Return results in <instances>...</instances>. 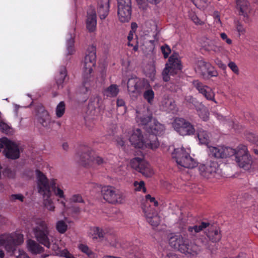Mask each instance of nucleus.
Instances as JSON below:
<instances>
[{"mask_svg":"<svg viewBox=\"0 0 258 258\" xmlns=\"http://www.w3.org/2000/svg\"><path fill=\"white\" fill-rule=\"evenodd\" d=\"M117 14L121 22H128L131 18L132 5H118Z\"/></svg>","mask_w":258,"mask_h":258,"instance_id":"19","label":"nucleus"},{"mask_svg":"<svg viewBox=\"0 0 258 258\" xmlns=\"http://www.w3.org/2000/svg\"><path fill=\"white\" fill-rule=\"evenodd\" d=\"M161 51L165 58L168 57L169 54L171 52L170 46L167 44H164L162 45L161 47Z\"/></svg>","mask_w":258,"mask_h":258,"instance_id":"51","label":"nucleus"},{"mask_svg":"<svg viewBox=\"0 0 258 258\" xmlns=\"http://www.w3.org/2000/svg\"><path fill=\"white\" fill-rule=\"evenodd\" d=\"M145 215L147 222L153 226H157L160 222V218L157 212L151 208L144 210Z\"/></svg>","mask_w":258,"mask_h":258,"instance_id":"24","label":"nucleus"},{"mask_svg":"<svg viewBox=\"0 0 258 258\" xmlns=\"http://www.w3.org/2000/svg\"><path fill=\"white\" fill-rule=\"evenodd\" d=\"M101 192L103 199L110 204H121L123 201L122 191L114 186H103L101 187Z\"/></svg>","mask_w":258,"mask_h":258,"instance_id":"8","label":"nucleus"},{"mask_svg":"<svg viewBox=\"0 0 258 258\" xmlns=\"http://www.w3.org/2000/svg\"><path fill=\"white\" fill-rule=\"evenodd\" d=\"M208 47L209 48H207L208 50L216 51L218 49L217 46L212 42H211V43L208 45Z\"/></svg>","mask_w":258,"mask_h":258,"instance_id":"63","label":"nucleus"},{"mask_svg":"<svg viewBox=\"0 0 258 258\" xmlns=\"http://www.w3.org/2000/svg\"><path fill=\"white\" fill-rule=\"evenodd\" d=\"M109 244L113 247L118 248L120 246V244L117 241V237L115 235H110L106 237Z\"/></svg>","mask_w":258,"mask_h":258,"instance_id":"46","label":"nucleus"},{"mask_svg":"<svg viewBox=\"0 0 258 258\" xmlns=\"http://www.w3.org/2000/svg\"><path fill=\"white\" fill-rule=\"evenodd\" d=\"M62 254L66 258H75L73 254L67 250L63 251Z\"/></svg>","mask_w":258,"mask_h":258,"instance_id":"64","label":"nucleus"},{"mask_svg":"<svg viewBox=\"0 0 258 258\" xmlns=\"http://www.w3.org/2000/svg\"><path fill=\"white\" fill-rule=\"evenodd\" d=\"M127 258H143V254L140 248L137 246H132L127 251Z\"/></svg>","mask_w":258,"mask_h":258,"instance_id":"37","label":"nucleus"},{"mask_svg":"<svg viewBox=\"0 0 258 258\" xmlns=\"http://www.w3.org/2000/svg\"><path fill=\"white\" fill-rule=\"evenodd\" d=\"M150 87L148 81L135 76L128 79L127 83V90L130 93L141 94L144 89Z\"/></svg>","mask_w":258,"mask_h":258,"instance_id":"11","label":"nucleus"},{"mask_svg":"<svg viewBox=\"0 0 258 258\" xmlns=\"http://www.w3.org/2000/svg\"><path fill=\"white\" fill-rule=\"evenodd\" d=\"M97 25L96 15L94 11L87 13V19L86 20V27L90 32H94L96 30Z\"/></svg>","mask_w":258,"mask_h":258,"instance_id":"29","label":"nucleus"},{"mask_svg":"<svg viewBox=\"0 0 258 258\" xmlns=\"http://www.w3.org/2000/svg\"><path fill=\"white\" fill-rule=\"evenodd\" d=\"M56 179H51L49 182L48 181L49 190H50L51 188L56 197L66 200L64 191L59 187L56 183Z\"/></svg>","mask_w":258,"mask_h":258,"instance_id":"32","label":"nucleus"},{"mask_svg":"<svg viewBox=\"0 0 258 258\" xmlns=\"http://www.w3.org/2000/svg\"><path fill=\"white\" fill-rule=\"evenodd\" d=\"M11 141L8 140L6 138H4L0 139V149L5 147V149H7L9 143H10Z\"/></svg>","mask_w":258,"mask_h":258,"instance_id":"56","label":"nucleus"},{"mask_svg":"<svg viewBox=\"0 0 258 258\" xmlns=\"http://www.w3.org/2000/svg\"><path fill=\"white\" fill-rule=\"evenodd\" d=\"M236 30L238 32L239 35L244 34L245 32V29L243 27L242 25L238 22L236 24Z\"/></svg>","mask_w":258,"mask_h":258,"instance_id":"60","label":"nucleus"},{"mask_svg":"<svg viewBox=\"0 0 258 258\" xmlns=\"http://www.w3.org/2000/svg\"><path fill=\"white\" fill-rule=\"evenodd\" d=\"M66 105L64 101H61L56 108V115L58 117H61L65 112Z\"/></svg>","mask_w":258,"mask_h":258,"instance_id":"45","label":"nucleus"},{"mask_svg":"<svg viewBox=\"0 0 258 258\" xmlns=\"http://www.w3.org/2000/svg\"><path fill=\"white\" fill-rule=\"evenodd\" d=\"M188 16L189 19L197 25H203L204 24V22L201 20L199 17L197 16L196 14L192 11H190L188 13Z\"/></svg>","mask_w":258,"mask_h":258,"instance_id":"47","label":"nucleus"},{"mask_svg":"<svg viewBox=\"0 0 258 258\" xmlns=\"http://www.w3.org/2000/svg\"><path fill=\"white\" fill-rule=\"evenodd\" d=\"M4 175L7 176L9 178H14L15 173L10 168H6L3 171Z\"/></svg>","mask_w":258,"mask_h":258,"instance_id":"55","label":"nucleus"},{"mask_svg":"<svg viewBox=\"0 0 258 258\" xmlns=\"http://www.w3.org/2000/svg\"><path fill=\"white\" fill-rule=\"evenodd\" d=\"M169 75H170V72L167 68H165L162 72L163 79L165 82H168L169 80Z\"/></svg>","mask_w":258,"mask_h":258,"instance_id":"58","label":"nucleus"},{"mask_svg":"<svg viewBox=\"0 0 258 258\" xmlns=\"http://www.w3.org/2000/svg\"><path fill=\"white\" fill-rule=\"evenodd\" d=\"M149 87L146 89V90L143 93V97L148 103L152 104L154 98L155 93L152 89L149 88Z\"/></svg>","mask_w":258,"mask_h":258,"instance_id":"40","label":"nucleus"},{"mask_svg":"<svg viewBox=\"0 0 258 258\" xmlns=\"http://www.w3.org/2000/svg\"><path fill=\"white\" fill-rule=\"evenodd\" d=\"M80 163L85 167L92 166L94 164L102 165L106 163L105 160L99 156L93 150L86 145L80 147L78 153Z\"/></svg>","mask_w":258,"mask_h":258,"instance_id":"4","label":"nucleus"},{"mask_svg":"<svg viewBox=\"0 0 258 258\" xmlns=\"http://www.w3.org/2000/svg\"><path fill=\"white\" fill-rule=\"evenodd\" d=\"M117 14L121 22H128L131 18L132 5H118Z\"/></svg>","mask_w":258,"mask_h":258,"instance_id":"20","label":"nucleus"},{"mask_svg":"<svg viewBox=\"0 0 258 258\" xmlns=\"http://www.w3.org/2000/svg\"><path fill=\"white\" fill-rule=\"evenodd\" d=\"M165 127L164 124L160 123L158 121L154 120L153 124L148 129V132L152 134L151 135H162L165 131Z\"/></svg>","mask_w":258,"mask_h":258,"instance_id":"31","label":"nucleus"},{"mask_svg":"<svg viewBox=\"0 0 258 258\" xmlns=\"http://www.w3.org/2000/svg\"><path fill=\"white\" fill-rule=\"evenodd\" d=\"M23 241V235L21 233L5 234L0 236V245L4 246L8 252L15 251L16 247Z\"/></svg>","mask_w":258,"mask_h":258,"instance_id":"6","label":"nucleus"},{"mask_svg":"<svg viewBox=\"0 0 258 258\" xmlns=\"http://www.w3.org/2000/svg\"><path fill=\"white\" fill-rule=\"evenodd\" d=\"M150 141H144V147L146 148H149L151 149H157L159 145V143L158 141L157 137L154 135H150L149 136Z\"/></svg>","mask_w":258,"mask_h":258,"instance_id":"38","label":"nucleus"},{"mask_svg":"<svg viewBox=\"0 0 258 258\" xmlns=\"http://www.w3.org/2000/svg\"><path fill=\"white\" fill-rule=\"evenodd\" d=\"M244 117L250 123H253L255 120V117L252 113L247 112L244 113Z\"/></svg>","mask_w":258,"mask_h":258,"instance_id":"57","label":"nucleus"},{"mask_svg":"<svg viewBox=\"0 0 258 258\" xmlns=\"http://www.w3.org/2000/svg\"><path fill=\"white\" fill-rule=\"evenodd\" d=\"M234 149L225 146L210 147L209 156L216 159H222L233 156Z\"/></svg>","mask_w":258,"mask_h":258,"instance_id":"14","label":"nucleus"},{"mask_svg":"<svg viewBox=\"0 0 258 258\" xmlns=\"http://www.w3.org/2000/svg\"><path fill=\"white\" fill-rule=\"evenodd\" d=\"M135 33V31H130L128 35L127 36V40H128V45L133 46V50L135 51H136L138 49V45L137 44V41H133V36L134 34Z\"/></svg>","mask_w":258,"mask_h":258,"instance_id":"42","label":"nucleus"},{"mask_svg":"<svg viewBox=\"0 0 258 258\" xmlns=\"http://www.w3.org/2000/svg\"><path fill=\"white\" fill-rule=\"evenodd\" d=\"M192 85L207 100H214L215 94L210 87L204 85L198 80H194Z\"/></svg>","mask_w":258,"mask_h":258,"instance_id":"18","label":"nucleus"},{"mask_svg":"<svg viewBox=\"0 0 258 258\" xmlns=\"http://www.w3.org/2000/svg\"><path fill=\"white\" fill-rule=\"evenodd\" d=\"M24 199V196L21 194H14L12 195L10 197V200L12 202L15 201L16 200H19L22 202Z\"/></svg>","mask_w":258,"mask_h":258,"instance_id":"59","label":"nucleus"},{"mask_svg":"<svg viewBox=\"0 0 258 258\" xmlns=\"http://www.w3.org/2000/svg\"><path fill=\"white\" fill-rule=\"evenodd\" d=\"M68 225L63 220H59L56 224V229L60 234L64 233L68 229Z\"/></svg>","mask_w":258,"mask_h":258,"instance_id":"43","label":"nucleus"},{"mask_svg":"<svg viewBox=\"0 0 258 258\" xmlns=\"http://www.w3.org/2000/svg\"><path fill=\"white\" fill-rule=\"evenodd\" d=\"M220 37L223 40H225L227 44L230 45L232 44V40L231 39L228 38L227 35L225 33H221Z\"/></svg>","mask_w":258,"mask_h":258,"instance_id":"62","label":"nucleus"},{"mask_svg":"<svg viewBox=\"0 0 258 258\" xmlns=\"http://www.w3.org/2000/svg\"><path fill=\"white\" fill-rule=\"evenodd\" d=\"M197 72L205 79L217 77L218 75L215 68L210 62L203 60L198 61Z\"/></svg>","mask_w":258,"mask_h":258,"instance_id":"13","label":"nucleus"},{"mask_svg":"<svg viewBox=\"0 0 258 258\" xmlns=\"http://www.w3.org/2000/svg\"><path fill=\"white\" fill-rule=\"evenodd\" d=\"M74 43V38L71 36L70 38L67 42V49L68 55H72L75 52Z\"/></svg>","mask_w":258,"mask_h":258,"instance_id":"44","label":"nucleus"},{"mask_svg":"<svg viewBox=\"0 0 258 258\" xmlns=\"http://www.w3.org/2000/svg\"><path fill=\"white\" fill-rule=\"evenodd\" d=\"M132 168L141 173L145 177H151L154 172L151 165L145 160L140 158L135 157L130 162Z\"/></svg>","mask_w":258,"mask_h":258,"instance_id":"12","label":"nucleus"},{"mask_svg":"<svg viewBox=\"0 0 258 258\" xmlns=\"http://www.w3.org/2000/svg\"><path fill=\"white\" fill-rule=\"evenodd\" d=\"M199 169L201 175L207 178L215 177L216 174L220 172L218 163L212 161L200 165Z\"/></svg>","mask_w":258,"mask_h":258,"instance_id":"15","label":"nucleus"},{"mask_svg":"<svg viewBox=\"0 0 258 258\" xmlns=\"http://www.w3.org/2000/svg\"><path fill=\"white\" fill-rule=\"evenodd\" d=\"M3 153L7 158L14 160L19 158L20 155L18 146L12 141L8 143V147L4 149Z\"/></svg>","mask_w":258,"mask_h":258,"instance_id":"22","label":"nucleus"},{"mask_svg":"<svg viewBox=\"0 0 258 258\" xmlns=\"http://www.w3.org/2000/svg\"><path fill=\"white\" fill-rule=\"evenodd\" d=\"M216 64L222 70H225L227 66L220 59L217 58L215 60Z\"/></svg>","mask_w":258,"mask_h":258,"instance_id":"61","label":"nucleus"},{"mask_svg":"<svg viewBox=\"0 0 258 258\" xmlns=\"http://www.w3.org/2000/svg\"><path fill=\"white\" fill-rule=\"evenodd\" d=\"M197 136L201 144L207 145L210 142V134L202 128H197Z\"/></svg>","mask_w":258,"mask_h":258,"instance_id":"35","label":"nucleus"},{"mask_svg":"<svg viewBox=\"0 0 258 258\" xmlns=\"http://www.w3.org/2000/svg\"><path fill=\"white\" fill-rule=\"evenodd\" d=\"M246 139L250 142L258 146V136L252 133H249L246 135Z\"/></svg>","mask_w":258,"mask_h":258,"instance_id":"50","label":"nucleus"},{"mask_svg":"<svg viewBox=\"0 0 258 258\" xmlns=\"http://www.w3.org/2000/svg\"><path fill=\"white\" fill-rule=\"evenodd\" d=\"M0 130L7 135H11L13 133V128L3 121L0 122Z\"/></svg>","mask_w":258,"mask_h":258,"instance_id":"49","label":"nucleus"},{"mask_svg":"<svg viewBox=\"0 0 258 258\" xmlns=\"http://www.w3.org/2000/svg\"><path fill=\"white\" fill-rule=\"evenodd\" d=\"M134 186L136 191H142L144 193H146L147 192V189L145 185V182L143 181H135L134 182Z\"/></svg>","mask_w":258,"mask_h":258,"instance_id":"48","label":"nucleus"},{"mask_svg":"<svg viewBox=\"0 0 258 258\" xmlns=\"http://www.w3.org/2000/svg\"><path fill=\"white\" fill-rule=\"evenodd\" d=\"M90 230V233L92 234L93 239H99L100 240H103L105 233L102 229L98 227H95L92 228Z\"/></svg>","mask_w":258,"mask_h":258,"instance_id":"39","label":"nucleus"},{"mask_svg":"<svg viewBox=\"0 0 258 258\" xmlns=\"http://www.w3.org/2000/svg\"><path fill=\"white\" fill-rule=\"evenodd\" d=\"M228 66L234 74H235L236 75H239V69L234 62L230 61L228 64Z\"/></svg>","mask_w":258,"mask_h":258,"instance_id":"54","label":"nucleus"},{"mask_svg":"<svg viewBox=\"0 0 258 258\" xmlns=\"http://www.w3.org/2000/svg\"><path fill=\"white\" fill-rule=\"evenodd\" d=\"M28 250L32 254L41 253L44 251L43 248L35 241L29 239L27 241Z\"/></svg>","mask_w":258,"mask_h":258,"instance_id":"34","label":"nucleus"},{"mask_svg":"<svg viewBox=\"0 0 258 258\" xmlns=\"http://www.w3.org/2000/svg\"><path fill=\"white\" fill-rule=\"evenodd\" d=\"M88 53L84 59L83 73V85L81 87L82 93H86L89 90V82L92 78L93 68L96 64V49L95 46L92 45L88 48Z\"/></svg>","mask_w":258,"mask_h":258,"instance_id":"1","label":"nucleus"},{"mask_svg":"<svg viewBox=\"0 0 258 258\" xmlns=\"http://www.w3.org/2000/svg\"><path fill=\"white\" fill-rule=\"evenodd\" d=\"M206 235L212 242L219 241L222 237L219 228L213 226L209 228Z\"/></svg>","mask_w":258,"mask_h":258,"instance_id":"30","label":"nucleus"},{"mask_svg":"<svg viewBox=\"0 0 258 258\" xmlns=\"http://www.w3.org/2000/svg\"><path fill=\"white\" fill-rule=\"evenodd\" d=\"M67 78H68L67 69L64 66H61L55 78V82L58 89L63 88L64 84L66 82Z\"/></svg>","mask_w":258,"mask_h":258,"instance_id":"27","label":"nucleus"},{"mask_svg":"<svg viewBox=\"0 0 258 258\" xmlns=\"http://www.w3.org/2000/svg\"><path fill=\"white\" fill-rule=\"evenodd\" d=\"M119 92V86L116 84H111L104 89L102 93L104 96L109 98L116 97Z\"/></svg>","mask_w":258,"mask_h":258,"instance_id":"33","label":"nucleus"},{"mask_svg":"<svg viewBox=\"0 0 258 258\" xmlns=\"http://www.w3.org/2000/svg\"><path fill=\"white\" fill-rule=\"evenodd\" d=\"M209 222H202L199 225L189 226L186 231H182L183 236L189 242V241L195 240L198 237V233L209 227Z\"/></svg>","mask_w":258,"mask_h":258,"instance_id":"16","label":"nucleus"},{"mask_svg":"<svg viewBox=\"0 0 258 258\" xmlns=\"http://www.w3.org/2000/svg\"><path fill=\"white\" fill-rule=\"evenodd\" d=\"M37 226L34 229L35 236L41 244L49 248L50 242L48 238L49 230L46 223L42 220L37 222Z\"/></svg>","mask_w":258,"mask_h":258,"instance_id":"10","label":"nucleus"},{"mask_svg":"<svg viewBox=\"0 0 258 258\" xmlns=\"http://www.w3.org/2000/svg\"><path fill=\"white\" fill-rule=\"evenodd\" d=\"M37 177V186L38 192L43 195L44 198V205L49 211H54L55 207L50 199L51 191L49 190L48 179L46 176L40 170H36Z\"/></svg>","mask_w":258,"mask_h":258,"instance_id":"3","label":"nucleus"},{"mask_svg":"<svg viewBox=\"0 0 258 258\" xmlns=\"http://www.w3.org/2000/svg\"><path fill=\"white\" fill-rule=\"evenodd\" d=\"M131 144L135 148H142L144 147L143 136L140 129H137L133 132L129 139Z\"/></svg>","mask_w":258,"mask_h":258,"instance_id":"21","label":"nucleus"},{"mask_svg":"<svg viewBox=\"0 0 258 258\" xmlns=\"http://www.w3.org/2000/svg\"><path fill=\"white\" fill-rule=\"evenodd\" d=\"M70 201L72 203H84V201L81 195L75 194L72 196Z\"/></svg>","mask_w":258,"mask_h":258,"instance_id":"53","label":"nucleus"},{"mask_svg":"<svg viewBox=\"0 0 258 258\" xmlns=\"http://www.w3.org/2000/svg\"><path fill=\"white\" fill-rule=\"evenodd\" d=\"M165 106L169 111H172L173 112L175 110L176 105L175 102L171 99H167L165 102Z\"/></svg>","mask_w":258,"mask_h":258,"instance_id":"52","label":"nucleus"},{"mask_svg":"<svg viewBox=\"0 0 258 258\" xmlns=\"http://www.w3.org/2000/svg\"><path fill=\"white\" fill-rule=\"evenodd\" d=\"M170 246L187 256H195L198 253V246L187 241L182 234H172L169 238Z\"/></svg>","mask_w":258,"mask_h":258,"instance_id":"2","label":"nucleus"},{"mask_svg":"<svg viewBox=\"0 0 258 258\" xmlns=\"http://www.w3.org/2000/svg\"><path fill=\"white\" fill-rule=\"evenodd\" d=\"M136 121L140 125L146 126L151 121L152 114L148 109H146L142 112L137 111Z\"/></svg>","mask_w":258,"mask_h":258,"instance_id":"25","label":"nucleus"},{"mask_svg":"<svg viewBox=\"0 0 258 258\" xmlns=\"http://www.w3.org/2000/svg\"><path fill=\"white\" fill-rule=\"evenodd\" d=\"M190 99L192 101L191 102L194 104L199 117L204 121L208 120L209 116V112L207 108L202 103L196 101L194 98L190 97Z\"/></svg>","mask_w":258,"mask_h":258,"instance_id":"23","label":"nucleus"},{"mask_svg":"<svg viewBox=\"0 0 258 258\" xmlns=\"http://www.w3.org/2000/svg\"><path fill=\"white\" fill-rule=\"evenodd\" d=\"M109 0H98L97 12L101 19H104L108 15Z\"/></svg>","mask_w":258,"mask_h":258,"instance_id":"28","label":"nucleus"},{"mask_svg":"<svg viewBox=\"0 0 258 258\" xmlns=\"http://www.w3.org/2000/svg\"><path fill=\"white\" fill-rule=\"evenodd\" d=\"M172 126L174 130L182 136H192L196 132L194 125L183 117H175Z\"/></svg>","mask_w":258,"mask_h":258,"instance_id":"7","label":"nucleus"},{"mask_svg":"<svg viewBox=\"0 0 258 258\" xmlns=\"http://www.w3.org/2000/svg\"><path fill=\"white\" fill-rule=\"evenodd\" d=\"M235 161L238 166L245 169H248L251 167L252 160L251 156L248 153L247 147L240 145L236 149H234Z\"/></svg>","mask_w":258,"mask_h":258,"instance_id":"9","label":"nucleus"},{"mask_svg":"<svg viewBox=\"0 0 258 258\" xmlns=\"http://www.w3.org/2000/svg\"><path fill=\"white\" fill-rule=\"evenodd\" d=\"M80 250L85 253L90 258H95V253L86 244H80L78 246Z\"/></svg>","mask_w":258,"mask_h":258,"instance_id":"41","label":"nucleus"},{"mask_svg":"<svg viewBox=\"0 0 258 258\" xmlns=\"http://www.w3.org/2000/svg\"><path fill=\"white\" fill-rule=\"evenodd\" d=\"M165 68H167L170 72V75L174 76L180 73L182 69V65L178 54L173 53L168 59Z\"/></svg>","mask_w":258,"mask_h":258,"instance_id":"17","label":"nucleus"},{"mask_svg":"<svg viewBox=\"0 0 258 258\" xmlns=\"http://www.w3.org/2000/svg\"><path fill=\"white\" fill-rule=\"evenodd\" d=\"M38 121L44 127H47L50 123V117L47 111L43 107L38 110L37 115Z\"/></svg>","mask_w":258,"mask_h":258,"instance_id":"26","label":"nucleus"},{"mask_svg":"<svg viewBox=\"0 0 258 258\" xmlns=\"http://www.w3.org/2000/svg\"><path fill=\"white\" fill-rule=\"evenodd\" d=\"M190 151L182 147L174 149L172 157L175 159L177 164L186 168H193L197 166L196 161L190 156Z\"/></svg>","mask_w":258,"mask_h":258,"instance_id":"5","label":"nucleus"},{"mask_svg":"<svg viewBox=\"0 0 258 258\" xmlns=\"http://www.w3.org/2000/svg\"><path fill=\"white\" fill-rule=\"evenodd\" d=\"M236 8L238 10L239 15L247 16V10L249 3L246 0H236Z\"/></svg>","mask_w":258,"mask_h":258,"instance_id":"36","label":"nucleus"}]
</instances>
